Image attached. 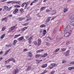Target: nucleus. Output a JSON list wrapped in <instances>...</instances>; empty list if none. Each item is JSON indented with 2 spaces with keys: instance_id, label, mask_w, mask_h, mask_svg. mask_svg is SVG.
<instances>
[{
  "instance_id": "43",
  "label": "nucleus",
  "mask_w": 74,
  "mask_h": 74,
  "mask_svg": "<svg viewBox=\"0 0 74 74\" xmlns=\"http://www.w3.org/2000/svg\"><path fill=\"white\" fill-rule=\"evenodd\" d=\"M6 3L7 4H10L11 3H12V1L7 2Z\"/></svg>"
},
{
  "instance_id": "37",
  "label": "nucleus",
  "mask_w": 74,
  "mask_h": 74,
  "mask_svg": "<svg viewBox=\"0 0 74 74\" xmlns=\"http://www.w3.org/2000/svg\"><path fill=\"white\" fill-rule=\"evenodd\" d=\"M34 44L35 45H37V42L36 41H34Z\"/></svg>"
},
{
  "instance_id": "18",
  "label": "nucleus",
  "mask_w": 74,
  "mask_h": 74,
  "mask_svg": "<svg viewBox=\"0 0 74 74\" xmlns=\"http://www.w3.org/2000/svg\"><path fill=\"white\" fill-rule=\"evenodd\" d=\"M6 47H7V48H10V47H12V45H11V44L7 45H6Z\"/></svg>"
},
{
  "instance_id": "26",
  "label": "nucleus",
  "mask_w": 74,
  "mask_h": 74,
  "mask_svg": "<svg viewBox=\"0 0 74 74\" xmlns=\"http://www.w3.org/2000/svg\"><path fill=\"white\" fill-rule=\"evenodd\" d=\"M29 23H30L29 22H28L27 23H26L24 24H23V26H27L29 25Z\"/></svg>"
},
{
  "instance_id": "34",
  "label": "nucleus",
  "mask_w": 74,
  "mask_h": 74,
  "mask_svg": "<svg viewBox=\"0 0 74 74\" xmlns=\"http://www.w3.org/2000/svg\"><path fill=\"white\" fill-rule=\"evenodd\" d=\"M5 67H7V69H9V68H10V67H11V66L9 65H6V66H5Z\"/></svg>"
},
{
  "instance_id": "23",
  "label": "nucleus",
  "mask_w": 74,
  "mask_h": 74,
  "mask_svg": "<svg viewBox=\"0 0 74 74\" xmlns=\"http://www.w3.org/2000/svg\"><path fill=\"white\" fill-rule=\"evenodd\" d=\"M41 56V55L40 54H37L35 55V58H39Z\"/></svg>"
},
{
  "instance_id": "44",
  "label": "nucleus",
  "mask_w": 74,
  "mask_h": 74,
  "mask_svg": "<svg viewBox=\"0 0 74 74\" xmlns=\"http://www.w3.org/2000/svg\"><path fill=\"white\" fill-rule=\"evenodd\" d=\"M32 37H30L28 39V40H32Z\"/></svg>"
},
{
  "instance_id": "27",
  "label": "nucleus",
  "mask_w": 74,
  "mask_h": 74,
  "mask_svg": "<svg viewBox=\"0 0 74 74\" xmlns=\"http://www.w3.org/2000/svg\"><path fill=\"white\" fill-rule=\"evenodd\" d=\"M13 59V58H10L9 59H8L7 61L8 62H10V61H12V60Z\"/></svg>"
},
{
  "instance_id": "2",
  "label": "nucleus",
  "mask_w": 74,
  "mask_h": 74,
  "mask_svg": "<svg viewBox=\"0 0 74 74\" xmlns=\"http://www.w3.org/2000/svg\"><path fill=\"white\" fill-rule=\"evenodd\" d=\"M69 18L72 21H73L74 19V15L73 14L71 13L69 16Z\"/></svg>"
},
{
  "instance_id": "14",
  "label": "nucleus",
  "mask_w": 74,
  "mask_h": 74,
  "mask_svg": "<svg viewBox=\"0 0 74 74\" xmlns=\"http://www.w3.org/2000/svg\"><path fill=\"white\" fill-rule=\"evenodd\" d=\"M27 29V27H25L21 29V30L22 32H23V31H25V30H26Z\"/></svg>"
},
{
  "instance_id": "39",
  "label": "nucleus",
  "mask_w": 74,
  "mask_h": 74,
  "mask_svg": "<svg viewBox=\"0 0 74 74\" xmlns=\"http://www.w3.org/2000/svg\"><path fill=\"white\" fill-rule=\"evenodd\" d=\"M5 29V27H3L1 31H4Z\"/></svg>"
},
{
  "instance_id": "55",
  "label": "nucleus",
  "mask_w": 74,
  "mask_h": 74,
  "mask_svg": "<svg viewBox=\"0 0 74 74\" xmlns=\"http://www.w3.org/2000/svg\"><path fill=\"white\" fill-rule=\"evenodd\" d=\"M47 73V70H45L43 72V73H44V74H45V73Z\"/></svg>"
},
{
  "instance_id": "49",
  "label": "nucleus",
  "mask_w": 74,
  "mask_h": 74,
  "mask_svg": "<svg viewBox=\"0 0 74 74\" xmlns=\"http://www.w3.org/2000/svg\"><path fill=\"white\" fill-rule=\"evenodd\" d=\"M13 62H14L15 63V60L14 59V58H13V59L12 60V61Z\"/></svg>"
},
{
  "instance_id": "25",
  "label": "nucleus",
  "mask_w": 74,
  "mask_h": 74,
  "mask_svg": "<svg viewBox=\"0 0 74 74\" xmlns=\"http://www.w3.org/2000/svg\"><path fill=\"white\" fill-rule=\"evenodd\" d=\"M5 34H3L2 36H1V39H3L4 38V36H5Z\"/></svg>"
},
{
  "instance_id": "40",
  "label": "nucleus",
  "mask_w": 74,
  "mask_h": 74,
  "mask_svg": "<svg viewBox=\"0 0 74 74\" xmlns=\"http://www.w3.org/2000/svg\"><path fill=\"white\" fill-rule=\"evenodd\" d=\"M26 18L27 19L28 18H30V17L29 16V15L28 14L27 16H26Z\"/></svg>"
},
{
  "instance_id": "33",
  "label": "nucleus",
  "mask_w": 74,
  "mask_h": 74,
  "mask_svg": "<svg viewBox=\"0 0 74 74\" xmlns=\"http://www.w3.org/2000/svg\"><path fill=\"white\" fill-rule=\"evenodd\" d=\"M14 7V8H19L21 7V6H20L18 5H16Z\"/></svg>"
},
{
  "instance_id": "15",
  "label": "nucleus",
  "mask_w": 74,
  "mask_h": 74,
  "mask_svg": "<svg viewBox=\"0 0 74 74\" xmlns=\"http://www.w3.org/2000/svg\"><path fill=\"white\" fill-rule=\"evenodd\" d=\"M15 26L12 27L10 28L9 29V31L11 32V30H14V29H15Z\"/></svg>"
},
{
  "instance_id": "4",
  "label": "nucleus",
  "mask_w": 74,
  "mask_h": 74,
  "mask_svg": "<svg viewBox=\"0 0 74 74\" xmlns=\"http://www.w3.org/2000/svg\"><path fill=\"white\" fill-rule=\"evenodd\" d=\"M19 71V70L18 69H14L13 71V74H17Z\"/></svg>"
},
{
  "instance_id": "5",
  "label": "nucleus",
  "mask_w": 74,
  "mask_h": 74,
  "mask_svg": "<svg viewBox=\"0 0 74 74\" xmlns=\"http://www.w3.org/2000/svg\"><path fill=\"white\" fill-rule=\"evenodd\" d=\"M70 35H71V33H70L69 32H67L65 34L64 36L65 37H69Z\"/></svg>"
},
{
  "instance_id": "1",
  "label": "nucleus",
  "mask_w": 74,
  "mask_h": 74,
  "mask_svg": "<svg viewBox=\"0 0 74 74\" xmlns=\"http://www.w3.org/2000/svg\"><path fill=\"white\" fill-rule=\"evenodd\" d=\"M69 29H70V25H68L65 29H64L61 31V34H64L65 33L66 31L69 30Z\"/></svg>"
},
{
  "instance_id": "22",
  "label": "nucleus",
  "mask_w": 74,
  "mask_h": 74,
  "mask_svg": "<svg viewBox=\"0 0 74 74\" xmlns=\"http://www.w3.org/2000/svg\"><path fill=\"white\" fill-rule=\"evenodd\" d=\"M46 8V7L45 6L42 7H41V8L40 9L41 11H43V10H45Z\"/></svg>"
},
{
  "instance_id": "11",
  "label": "nucleus",
  "mask_w": 74,
  "mask_h": 74,
  "mask_svg": "<svg viewBox=\"0 0 74 74\" xmlns=\"http://www.w3.org/2000/svg\"><path fill=\"white\" fill-rule=\"evenodd\" d=\"M47 65H48L47 64H44L42 65L41 67L42 68H45V67H46Z\"/></svg>"
},
{
  "instance_id": "29",
  "label": "nucleus",
  "mask_w": 74,
  "mask_h": 74,
  "mask_svg": "<svg viewBox=\"0 0 74 74\" xmlns=\"http://www.w3.org/2000/svg\"><path fill=\"white\" fill-rule=\"evenodd\" d=\"M31 69H32L31 66H28L27 69V71H29L30 70H31Z\"/></svg>"
},
{
  "instance_id": "19",
  "label": "nucleus",
  "mask_w": 74,
  "mask_h": 74,
  "mask_svg": "<svg viewBox=\"0 0 74 74\" xmlns=\"http://www.w3.org/2000/svg\"><path fill=\"white\" fill-rule=\"evenodd\" d=\"M17 42V40H15L13 41V45H15V44H16V43Z\"/></svg>"
},
{
  "instance_id": "46",
  "label": "nucleus",
  "mask_w": 74,
  "mask_h": 74,
  "mask_svg": "<svg viewBox=\"0 0 74 74\" xmlns=\"http://www.w3.org/2000/svg\"><path fill=\"white\" fill-rule=\"evenodd\" d=\"M56 28H55V29H54L53 32V33H55L56 32Z\"/></svg>"
},
{
  "instance_id": "21",
  "label": "nucleus",
  "mask_w": 74,
  "mask_h": 74,
  "mask_svg": "<svg viewBox=\"0 0 74 74\" xmlns=\"http://www.w3.org/2000/svg\"><path fill=\"white\" fill-rule=\"evenodd\" d=\"M70 24L71 25H72L73 26H74V21H71L70 22Z\"/></svg>"
},
{
  "instance_id": "28",
  "label": "nucleus",
  "mask_w": 74,
  "mask_h": 74,
  "mask_svg": "<svg viewBox=\"0 0 74 74\" xmlns=\"http://www.w3.org/2000/svg\"><path fill=\"white\" fill-rule=\"evenodd\" d=\"M51 17H49V18H47V20L46 21L47 22H49V21H50V18H51Z\"/></svg>"
},
{
  "instance_id": "62",
  "label": "nucleus",
  "mask_w": 74,
  "mask_h": 74,
  "mask_svg": "<svg viewBox=\"0 0 74 74\" xmlns=\"http://www.w3.org/2000/svg\"><path fill=\"white\" fill-rule=\"evenodd\" d=\"M3 53V51H1L0 52V55H1Z\"/></svg>"
},
{
  "instance_id": "12",
  "label": "nucleus",
  "mask_w": 74,
  "mask_h": 74,
  "mask_svg": "<svg viewBox=\"0 0 74 74\" xmlns=\"http://www.w3.org/2000/svg\"><path fill=\"white\" fill-rule=\"evenodd\" d=\"M47 56H48V54L46 53L45 54H44L43 55H42L41 57L42 58H45Z\"/></svg>"
},
{
  "instance_id": "10",
  "label": "nucleus",
  "mask_w": 74,
  "mask_h": 74,
  "mask_svg": "<svg viewBox=\"0 0 74 74\" xmlns=\"http://www.w3.org/2000/svg\"><path fill=\"white\" fill-rule=\"evenodd\" d=\"M18 12V9H16L14 11H13V14H17Z\"/></svg>"
},
{
  "instance_id": "16",
  "label": "nucleus",
  "mask_w": 74,
  "mask_h": 74,
  "mask_svg": "<svg viewBox=\"0 0 74 74\" xmlns=\"http://www.w3.org/2000/svg\"><path fill=\"white\" fill-rule=\"evenodd\" d=\"M23 38H24L23 37V36H21L20 38H18V39L19 40V41H22Z\"/></svg>"
},
{
  "instance_id": "17",
  "label": "nucleus",
  "mask_w": 74,
  "mask_h": 74,
  "mask_svg": "<svg viewBox=\"0 0 74 74\" xmlns=\"http://www.w3.org/2000/svg\"><path fill=\"white\" fill-rule=\"evenodd\" d=\"M43 35L42 36H45V34H46V33H47V31H46V30H44L43 31Z\"/></svg>"
},
{
  "instance_id": "48",
  "label": "nucleus",
  "mask_w": 74,
  "mask_h": 74,
  "mask_svg": "<svg viewBox=\"0 0 74 74\" xmlns=\"http://www.w3.org/2000/svg\"><path fill=\"white\" fill-rule=\"evenodd\" d=\"M16 4V1H12V4Z\"/></svg>"
},
{
  "instance_id": "58",
  "label": "nucleus",
  "mask_w": 74,
  "mask_h": 74,
  "mask_svg": "<svg viewBox=\"0 0 74 74\" xmlns=\"http://www.w3.org/2000/svg\"><path fill=\"white\" fill-rule=\"evenodd\" d=\"M42 31H43V30L42 29H40V33H41L42 32Z\"/></svg>"
},
{
  "instance_id": "56",
  "label": "nucleus",
  "mask_w": 74,
  "mask_h": 74,
  "mask_svg": "<svg viewBox=\"0 0 74 74\" xmlns=\"http://www.w3.org/2000/svg\"><path fill=\"white\" fill-rule=\"evenodd\" d=\"M65 62H66V61H65V60H63L62 61V63H65Z\"/></svg>"
},
{
  "instance_id": "53",
  "label": "nucleus",
  "mask_w": 74,
  "mask_h": 74,
  "mask_svg": "<svg viewBox=\"0 0 74 74\" xmlns=\"http://www.w3.org/2000/svg\"><path fill=\"white\" fill-rule=\"evenodd\" d=\"M46 45H49V43L48 42H46Z\"/></svg>"
},
{
  "instance_id": "64",
  "label": "nucleus",
  "mask_w": 74,
  "mask_h": 74,
  "mask_svg": "<svg viewBox=\"0 0 74 74\" xmlns=\"http://www.w3.org/2000/svg\"><path fill=\"white\" fill-rule=\"evenodd\" d=\"M27 51V49H24V51Z\"/></svg>"
},
{
  "instance_id": "61",
  "label": "nucleus",
  "mask_w": 74,
  "mask_h": 74,
  "mask_svg": "<svg viewBox=\"0 0 74 74\" xmlns=\"http://www.w3.org/2000/svg\"><path fill=\"white\" fill-rule=\"evenodd\" d=\"M49 68L50 69H53V68L52 66L51 67V66H49Z\"/></svg>"
},
{
  "instance_id": "32",
  "label": "nucleus",
  "mask_w": 74,
  "mask_h": 74,
  "mask_svg": "<svg viewBox=\"0 0 74 74\" xmlns=\"http://www.w3.org/2000/svg\"><path fill=\"white\" fill-rule=\"evenodd\" d=\"M61 51H62L63 52H64L66 50V49L65 48H61Z\"/></svg>"
},
{
  "instance_id": "6",
  "label": "nucleus",
  "mask_w": 74,
  "mask_h": 74,
  "mask_svg": "<svg viewBox=\"0 0 74 74\" xmlns=\"http://www.w3.org/2000/svg\"><path fill=\"white\" fill-rule=\"evenodd\" d=\"M33 54H32V52L31 51H29L28 53V56L29 57L31 58L32 57Z\"/></svg>"
},
{
  "instance_id": "60",
  "label": "nucleus",
  "mask_w": 74,
  "mask_h": 74,
  "mask_svg": "<svg viewBox=\"0 0 74 74\" xmlns=\"http://www.w3.org/2000/svg\"><path fill=\"white\" fill-rule=\"evenodd\" d=\"M23 11V8L21 9L20 10V11H21V12L22 11Z\"/></svg>"
},
{
  "instance_id": "8",
  "label": "nucleus",
  "mask_w": 74,
  "mask_h": 74,
  "mask_svg": "<svg viewBox=\"0 0 74 74\" xmlns=\"http://www.w3.org/2000/svg\"><path fill=\"white\" fill-rule=\"evenodd\" d=\"M4 10H5V11H8V9H9V8H8V6L7 5L4 6Z\"/></svg>"
},
{
  "instance_id": "42",
  "label": "nucleus",
  "mask_w": 74,
  "mask_h": 74,
  "mask_svg": "<svg viewBox=\"0 0 74 74\" xmlns=\"http://www.w3.org/2000/svg\"><path fill=\"white\" fill-rule=\"evenodd\" d=\"M55 71L54 70L52 71L51 73V74H53L55 73Z\"/></svg>"
},
{
  "instance_id": "50",
  "label": "nucleus",
  "mask_w": 74,
  "mask_h": 74,
  "mask_svg": "<svg viewBox=\"0 0 74 74\" xmlns=\"http://www.w3.org/2000/svg\"><path fill=\"white\" fill-rule=\"evenodd\" d=\"M70 64H73L74 65V61L71 62L70 63Z\"/></svg>"
},
{
  "instance_id": "63",
  "label": "nucleus",
  "mask_w": 74,
  "mask_h": 74,
  "mask_svg": "<svg viewBox=\"0 0 74 74\" xmlns=\"http://www.w3.org/2000/svg\"><path fill=\"white\" fill-rule=\"evenodd\" d=\"M46 11V12H49V11H50V10H47Z\"/></svg>"
},
{
  "instance_id": "51",
  "label": "nucleus",
  "mask_w": 74,
  "mask_h": 74,
  "mask_svg": "<svg viewBox=\"0 0 74 74\" xmlns=\"http://www.w3.org/2000/svg\"><path fill=\"white\" fill-rule=\"evenodd\" d=\"M39 52H40V50H38L36 51V53H39Z\"/></svg>"
},
{
  "instance_id": "36",
  "label": "nucleus",
  "mask_w": 74,
  "mask_h": 74,
  "mask_svg": "<svg viewBox=\"0 0 74 74\" xmlns=\"http://www.w3.org/2000/svg\"><path fill=\"white\" fill-rule=\"evenodd\" d=\"M47 38H49V39H50V40H53V38H51L50 37L48 36L47 37Z\"/></svg>"
},
{
  "instance_id": "59",
  "label": "nucleus",
  "mask_w": 74,
  "mask_h": 74,
  "mask_svg": "<svg viewBox=\"0 0 74 74\" xmlns=\"http://www.w3.org/2000/svg\"><path fill=\"white\" fill-rule=\"evenodd\" d=\"M40 52H43V51H44V49H41V50H40Z\"/></svg>"
},
{
  "instance_id": "41",
  "label": "nucleus",
  "mask_w": 74,
  "mask_h": 74,
  "mask_svg": "<svg viewBox=\"0 0 74 74\" xmlns=\"http://www.w3.org/2000/svg\"><path fill=\"white\" fill-rule=\"evenodd\" d=\"M60 50V48H58V49H57L55 51V52H58V51H59Z\"/></svg>"
},
{
  "instance_id": "35",
  "label": "nucleus",
  "mask_w": 74,
  "mask_h": 74,
  "mask_svg": "<svg viewBox=\"0 0 74 74\" xmlns=\"http://www.w3.org/2000/svg\"><path fill=\"white\" fill-rule=\"evenodd\" d=\"M23 20V18H22L21 17H19L18 19V21H21Z\"/></svg>"
},
{
  "instance_id": "31",
  "label": "nucleus",
  "mask_w": 74,
  "mask_h": 74,
  "mask_svg": "<svg viewBox=\"0 0 74 74\" xmlns=\"http://www.w3.org/2000/svg\"><path fill=\"white\" fill-rule=\"evenodd\" d=\"M68 10V9L65 8L64 10V12H66Z\"/></svg>"
},
{
  "instance_id": "7",
  "label": "nucleus",
  "mask_w": 74,
  "mask_h": 74,
  "mask_svg": "<svg viewBox=\"0 0 74 74\" xmlns=\"http://www.w3.org/2000/svg\"><path fill=\"white\" fill-rule=\"evenodd\" d=\"M38 46H39L40 44H41V40L40 38H39L38 39Z\"/></svg>"
},
{
  "instance_id": "24",
  "label": "nucleus",
  "mask_w": 74,
  "mask_h": 74,
  "mask_svg": "<svg viewBox=\"0 0 74 74\" xmlns=\"http://www.w3.org/2000/svg\"><path fill=\"white\" fill-rule=\"evenodd\" d=\"M52 12L53 13V14H56V10H54L52 11Z\"/></svg>"
},
{
  "instance_id": "30",
  "label": "nucleus",
  "mask_w": 74,
  "mask_h": 74,
  "mask_svg": "<svg viewBox=\"0 0 74 74\" xmlns=\"http://www.w3.org/2000/svg\"><path fill=\"white\" fill-rule=\"evenodd\" d=\"M45 26H45V25L42 24V25H41L40 26V27L43 28V27H45Z\"/></svg>"
},
{
  "instance_id": "3",
  "label": "nucleus",
  "mask_w": 74,
  "mask_h": 74,
  "mask_svg": "<svg viewBox=\"0 0 74 74\" xmlns=\"http://www.w3.org/2000/svg\"><path fill=\"white\" fill-rule=\"evenodd\" d=\"M69 53H70V50H68L65 53V54H64L65 57H68L69 56Z\"/></svg>"
},
{
  "instance_id": "57",
  "label": "nucleus",
  "mask_w": 74,
  "mask_h": 74,
  "mask_svg": "<svg viewBox=\"0 0 74 74\" xmlns=\"http://www.w3.org/2000/svg\"><path fill=\"white\" fill-rule=\"evenodd\" d=\"M27 5H25V7L24 8V9H26V8H27Z\"/></svg>"
},
{
  "instance_id": "13",
  "label": "nucleus",
  "mask_w": 74,
  "mask_h": 74,
  "mask_svg": "<svg viewBox=\"0 0 74 74\" xmlns=\"http://www.w3.org/2000/svg\"><path fill=\"white\" fill-rule=\"evenodd\" d=\"M11 50V49H9V50H7L6 51H5L4 53V55H7V54L8 53V52L10 51Z\"/></svg>"
},
{
  "instance_id": "20",
  "label": "nucleus",
  "mask_w": 74,
  "mask_h": 74,
  "mask_svg": "<svg viewBox=\"0 0 74 74\" xmlns=\"http://www.w3.org/2000/svg\"><path fill=\"white\" fill-rule=\"evenodd\" d=\"M21 36V34L15 35L14 38H18V37L19 36Z\"/></svg>"
},
{
  "instance_id": "45",
  "label": "nucleus",
  "mask_w": 74,
  "mask_h": 74,
  "mask_svg": "<svg viewBox=\"0 0 74 74\" xmlns=\"http://www.w3.org/2000/svg\"><path fill=\"white\" fill-rule=\"evenodd\" d=\"M21 3V2L20 1H16V4H19Z\"/></svg>"
},
{
  "instance_id": "54",
  "label": "nucleus",
  "mask_w": 74,
  "mask_h": 74,
  "mask_svg": "<svg viewBox=\"0 0 74 74\" xmlns=\"http://www.w3.org/2000/svg\"><path fill=\"white\" fill-rule=\"evenodd\" d=\"M28 42L29 44H30L31 43H32V41L31 40H29V41H28Z\"/></svg>"
},
{
  "instance_id": "9",
  "label": "nucleus",
  "mask_w": 74,
  "mask_h": 74,
  "mask_svg": "<svg viewBox=\"0 0 74 74\" xmlns=\"http://www.w3.org/2000/svg\"><path fill=\"white\" fill-rule=\"evenodd\" d=\"M51 66H52L53 68V67H56V66H57V64L54 63H51Z\"/></svg>"
},
{
  "instance_id": "38",
  "label": "nucleus",
  "mask_w": 74,
  "mask_h": 74,
  "mask_svg": "<svg viewBox=\"0 0 74 74\" xmlns=\"http://www.w3.org/2000/svg\"><path fill=\"white\" fill-rule=\"evenodd\" d=\"M30 20H32V18H29V19H27L25 21V22H28V21H30Z\"/></svg>"
},
{
  "instance_id": "47",
  "label": "nucleus",
  "mask_w": 74,
  "mask_h": 74,
  "mask_svg": "<svg viewBox=\"0 0 74 74\" xmlns=\"http://www.w3.org/2000/svg\"><path fill=\"white\" fill-rule=\"evenodd\" d=\"M68 70L70 71V70H72V67H69L68 68Z\"/></svg>"
},
{
  "instance_id": "52",
  "label": "nucleus",
  "mask_w": 74,
  "mask_h": 74,
  "mask_svg": "<svg viewBox=\"0 0 74 74\" xmlns=\"http://www.w3.org/2000/svg\"><path fill=\"white\" fill-rule=\"evenodd\" d=\"M36 62H37L38 63H40V60H36Z\"/></svg>"
}]
</instances>
